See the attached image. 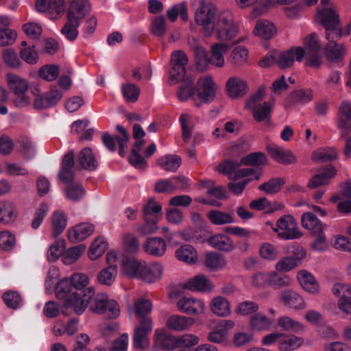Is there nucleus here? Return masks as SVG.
I'll use <instances>...</instances> for the list:
<instances>
[{"label": "nucleus", "instance_id": "a878e982", "mask_svg": "<svg viewBox=\"0 0 351 351\" xmlns=\"http://www.w3.org/2000/svg\"><path fill=\"white\" fill-rule=\"evenodd\" d=\"M337 174V171L335 167L332 165L327 166L323 169V171L315 175L309 180L308 186L311 189L317 188L321 185L326 184L328 180L334 178Z\"/></svg>", "mask_w": 351, "mask_h": 351}, {"label": "nucleus", "instance_id": "4d7b16f0", "mask_svg": "<svg viewBox=\"0 0 351 351\" xmlns=\"http://www.w3.org/2000/svg\"><path fill=\"white\" fill-rule=\"evenodd\" d=\"M241 163L245 165L260 166L267 163V156L262 152H254L243 157Z\"/></svg>", "mask_w": 351, "mask_h": 351}, {"label": "nucleus", "instance_id": "2eb2a0df", "mask_svg": "<svg viewBox=\"0 0 351 351\" xmlns=\"http://www.w3.org/2000/svg\"><path fill=\"white\" fill-rule=\"evenodd\" d=\"M337 40L332 38L328 40V42L324 51L326 59L335 63L342 61L346 53V47L342 44L337 43L335 42Z\"/></svg>", "mask_w": 351, "mask_h": 351}, {"label": "nucleus", "instance_id": "bf43d9fd", "mask_svg": "<svg viewBox=\"0 0 351 351\" xmlns=\"http://www.w3.org/2000/svg\"><path fill=\"white\" fill-rule=\"evenodd\" d=\"M2 58L5 64L13 69H16L21 65V60L16 52L12 48H6L2 51Z\"/></svg>", "mask_w": 351, "mask_h": 351}, {"label": "nucleus", "instance_id": "f704fd0d", "mask_svg": "<svg viewBox=\"0 0 351 351\" xmlns=\"http://www.w3.org/2000/svg\"><path fill=\"white\" fill-rule=\"evenodd\" d=\"M313 98V90L308 89H300L293 91L289 97L287 99V105L291 106L295 103H307L311 101Z\"/></svg>", "mask_w": 351, "mask_h": 351}, {"label": "nucleus", "instance_id": "603ef678", "mask_svg": "<svg viewBox=\"0 0 351 351\" xmlns=\"http://www.w3.org/2000/svg\"><path fill=\"white\" fill-rule=\"evenodd\" d=\"M108 244L103 239H95L90 247L88 257L93 261L96 260L106 252Z\"/></svg>", "mask_w": 351, "mask_h": 351}, {"label": "nucleus", "instance_id": "bb28decb", "mask_svg": "<svg viewBox=\"0 0 351 351\" xmlns=\"http://www.w3.org/2000/svg\"><path fill=\"white\" fill-rule=\"evenodd\" d=\"M208 242L213 248L226 252H231L234 248L232 239L223 234H217L210 237Z\"/></svg>", "mask_w": 351, "mask_h": 351}, {"label": "nucleus", "instance_id": "dca6fc26", "mask_svg": "<svg viewBox=\"0 0 351 351\" xmlns=\"http://www.w3.org/2000/svg\"><path fill=\"white\" fill-rule=\"evenodd\" d=\"M94 232V226L89 223H81L67 231V237L70 241L76 243L90 236Z\"/></svg>", "mask_w": 351, "mask_h": 351}, {"label": "nucleus", "instance_id": "9b49d317", "mask_svg": "<svg viewBox=\"0 0 351 351\" xmlns=\"http://www.w3.org/2000/svg\"><path fill=\"white\" fill-rule=\"evenodd\" d=\"M304 49L301 47H297L295 49H291L288 51L279 52L277 51V65L280 69H286L292 66L294 62V60L298 62H301L303 57L304 56Z\"/></svg>", "mask_w": 351, "mask_h": 351}, {"label": "nucleus", "instance_id": "37998d69", "mask_svg": "<svg viewBox=\"0 0 351 351\" xmlns=\"http://www.w3.org/2000/svg\"><path fill=\"white\" fill-rule=\"evenodd\" d=\"M204 265L207 268L217 270L224 267L226 261L221 254L217 252H208L205 254Z\"/></svg>", "mask_w": 351, "mask_h": 351}, {"label": "nucleus", "instance_id": "052dcab7", "mask_svg": "<svg viewBox=\"0 0 351 351\" xmlns=\"http://www.w3.org/2000/svg\"><path fill=\"white\" fill-rule=\"evenodd\" d=\"M16 245V237L10 232H0V249L5 252L12 251Z\"/></svg>", "mask_w": 351, "mask_h": 351}, {"label": "nucleus", "instance_id": "e433bc0d", "mask_svg": "<svg viewBox=\"0 0 351 351\" xmlns=\"http://www.w3.org/2000/svg\"><path fill=\"white\" fill-rule=\"evenodd\" d=\"M207 217L215 225H223L234 222L232 213H224L217 210H211L207 213Z\"/></svg>", "mask_w": 351, "mask_h": 351}, {"label": "nucleus", "instance_id": "4c0bfd02", "mask_svg": "<svg viewBox=\"0 0 351 351\" xmlns=\"http://www.w3.org/2000/svg\"><path fill=\"white\" fill-rule=\"evenodd\" d=\"M152 310V304L149 300L141 298L134 301V311L138 322H141L143 318H151L149 314Z\"/></svg>", "mask_w": 351, "mask_h": 351}, {"label": "nucleus", "instance_id": "423d86ee", "mask_svg": "<svg viewBox=\"0 0 351 351\" xmlns=\"http://www.w3.org/2000/svg\"><path fill=\"white\" fill-rule=\"evenodd\" d=\"M306 64L319 68L322 64V55L319 53L321 45L315 33L311 34L304 39Z\"/></svg>", "mask_w": 351, "mask_h": 351}, {"label": "nucleus", "instance_id": "20e7f679", "mask_svg": "<svg viewBox=\"0 0 351 351\" xmlns=\"http://www.w3.org/2000/svg\"><path fill=\"white\" fill-rule=\"evenodd\" d=\"M90 310L97 314L106 315L109 318H116L120 314V307L117 301L109 300L105 293H97L88 302Z\"/></svg>", "mask_w": 351, "mask_h": 351}, {"label": "nucleus", "instance_id": "864d4df0", "mask_svg": "<svg viewBox=\"0 0 351 351\" xmlns=\"http://www.w3.org/2000/svg\"><path fill=\"white\" fill-rule=\"evenodd\" d=\"M117 276L116 265H110L102 269L97 275V280L101 285L110 286Z\"/></svg>", "mask_w": 351, "mask_h": 351}, {"label": "nucleus", "instance_id": "a18cd8bd", "mask_svg": "<svg viewBox=\"0 0 351 351\" xmlns=\"http://www.w3.org/2000/svg\"><path fill=\"white\" fill-rule=\"evenodd\" d=\"M338 154L336 149L327 148L319 149L313 152L311 158L315 162H327L337 158Z\"/></svg>", "mask_w": 351, "mask_h": 351}, {"label": "nucleus", "instance_id": "79ce46f5", "mask_svg": "<svg viewBox=\"0 0 351 351\" xmlns=\"http://www.w3.org/2000/svg\"><path fill=\"white\" fill-rule=\"evenodd\" d=\"M176 256L178 260L187 263H194L197 259L196 250L190 245H184L178 249Z\"/></svg>", "mask_w": 351, "mask_h": 351}, {"label": "nucleus", "instance_id": "a211bd4d", "mask_svg": "<svg viewBox=\"0 0 351 351\" xmlns=\"http://www.w3.org/2000/svg\"><path fill=\"white\" fill-rule=\"evenodd\" d=\"M97 167V160L89 147L82 149L77 157L76 168L93 171Z\"/></svg>", "mask_w": 351, "mask_h": 351}, {"label": "nucleus", "instance_id": "c85d7f7f", "mask_svg": "<svg viewBox=\"0 0 351 351\" xmlns=\"http://www.w3.org/2000/svg\"><path fill=\"white\" fill-rule=\"evenodd\" d=\"M145 251L153 256H160L166 251V242L159 237H152L146 240L143 245Z\"/></svg>", "mask_w": 351, "mask_h": 351}, {"label": "nucleus", "instance_id": "2f4dec72", "mask_svg": "<svg viewBox=\"0 0 351 351\" xmlns=\"http://www.w3.org/2000/svg\"><path fill=\"white\" fill-rule=\"evenodd\" d=\"M17 216L16 206L11 201L0 202V221L3 224L13 222Z\"/></svg>", "mask_w": 351, "mask_h": 351}, {"label": "nucleus", "instance_id": "5fc2aeb1", "mask_svg": "<svg viewBox=\"0 0 351 351\" xmlns=\"http://www.w3.org/2000/svg\"><path fill=\"white\" fill-rule=\"evenodd\" d=\"M248 58V50L242 46L235 47L230 55V62L235 66H241Z\"/></svg>", "mask_w": 351, "mask_h": 351}, {"label": "nucleus", "instance_id": "39448f33", "mask_svg": "<svg viewBox=\"0 0 351 351\" xmlns=\"http://www.w3.org/2000/svg\"><path fill=\"white\" fill-rule=\"evenodd\" d=\"M321 24L326 29V38L339 39L342 36L341 29L338 28L339 16L333 8H324L318 12Z\"/></svg>", "mask_w": 351, "mask_h": 351}, {"label": "nucleus", "instance_id": "ea45409f", "mask_svg": "<svg viewBox=\"0 0 351 351\" xmlns=\"http://www.w3.org/2000/svg\"><path fill=\"white\" fill-rule=\"evenodd\" d=\"M162 210V206L154 199H150L143 207L144 220L158 219V216Z\"/></svg>", "mask_w": 351, "mask_h": 351}, {"label": "nucleus", "instance_id": "c756f323", "mask_svg": "<svg viewBox=\"0 0 351 351\" xmlns=\"http://www.w3.org/2000/svg\"><path fill=\"white\" fill-rule=\"evenodd\" d=\"M298 279L306 291L313 294L319 292V285L311 274L305 270L300 271L298 274Z\"/></svg>", "mask_w": 351, "mask_h": 351}, {"label": "nucleus", "instance_id": "4be33fe9", "mask_svg": "<svg viewBox=\"0 0 351 351\" xmlns=\"http://www.w3.org/2000/svg\"><path fill=\"white\" fill-rule=\"evenodd\" d=\"M230 49V46L226 43H215L210 47L209 64L221 68L225 64L224 55Z\"/></svg>", "mask_w": 351, "mask_h": 351}, {"label": "nucleus", "instance_id": "aec40b11", "mask_svg": "<svg viewBox=\"0 0 351 351\" xmlns=\"http://www.w3.org/2000/svg\"><path fill=\"white\" fill-rule=\"evenodd\" d=\"M228 95L232 98L243 97L247 93V82L238 77H230L226 84Z\"/></svg>", "mask_w": 351, "mask_h": 351}, {"label": "nucleus", "instance_id": "69168bd1", "mask_svg": "<svg viewBox=\"0 0 351 351\" xmlns=\"http://www.w3.org/2000/svg\"><path fill=\"white\" fill-rule=\"evenodd\" d=\"M180 122L182 128V136L185 143L189 142L191 137L193 125L191 117L189 114H182L180 117Z\"/></svg>", "mask_w": 351, "mask_h": 351}, {"label": "nucleus", "instance_id": "cd10ccee", "mask_svg": "<svg viewBox=\"0 0 351 351\" xmlns=\"http://www.w3.org/2000/svg\"><path fill=\"white\" fill-rule=\"evenodd\" d=\"M193 323L194 319L193 318L180 315H173L167 319L166 326L172 330L182 331L187 329Z\"/></svg>", "mask_w": 351, "mask_h": 351}, {"label": "nucleus", "instance_id": "1a4fd4ad", "mask_svg": "<svg viewBox=\"0 0 351 351\" xmlns=\"http://www.w3.org/2000/svg\"><path fill=\"white\" fill-rule=\"evenodd\" d=\"M279 301L285 306L294 310L303 309L306 305L302 296L291 289L280 291L279 293Z\"/></svg>", "mask_w": 351, "mask_h": 351}, {"label": "nucleus", "instance_id": "b1692460", "mask_svg": "<svg viewBox=\"0 0 351 351\" xmlns=\"http://www.w3.org/2000/svg\"><path fill=\"white\" fill-rule=\"evenodd\" d=\"M73 286L72 285V282L69 279H63L60 280L56 288V295L58 299H65L64 301V306L66 308H73L75 311L74 305H69L67 304V301L69 299H71V301H74L73 296L72 295V292H73Z\"/></svg>", "mask_w": 351, "mask_h": 351}, {"label": "nucleus", "instance_id": "f8f14e48", "mask_svg": "<svg viewBox=\"0 0 351 351\" xmlns=\"http://www.w3.org/2000/svg\"><path fill=\"white\" fill-rule=\"evenodd\" d=\"M338 128L341 130L343 138L351 132V103L348 101H343L339 108Z\"/></svg>", "mask_w": 351, "mask_h": 351}, {"label": "nucleus", "instance_id": "58836bf2", "mask_svg": "<svg viewBox=\"0 0 351 351\" xmlns=\"http://www.w3.org/2000/svg\"><path fill=\"white\" fill-rule=\"evenodd\" d=\"M186 289L193 291H206L213 289L211 282L204 276H197L191 279L185 285Z\"/></svg>", "mask_w": 351, "mask_h": 351}, {"label": "nucleus", "instance_id": "13d9d810", "mask_svg": "<svg viewBox=\"0 0 351 351\" xmlns=\"http://www.w3.org/2000/svg\"><path fill=\"white\" fill-rule=\"evenodd\" d=\"M272 323L273 321L261 313H256L252 315L250 319L251 326L256 330L267 329Z\"/></svg>", "mask_w": 351, "mask_h": 351}, {"label": "nucleus", "instance_id": "9d476101", "mask_svg": "<svg viewBox=\"0 0 351 351\" xmlns=\"http://www.w3.org/2000/svg\"><path fill=\"white\" fill-rule=\"evenodd\" d=\"M177 307L182 313L195 315L204 312L205 304L202 300L192 298L183 297L177 302Z\"/></svg>", "mask_w": 351, "mask_h": 351}, {"label": "nucleus", "instance_id": "6ab92c4d", "mask_svg": "<svg viewBox=\"0 0 351 351\" xmlns=\"http://www.w3.org/2000/svg\"><path fill=\"white\" fill-rule=\"evenodd\" d=\"M295 251L298 252L297 257H283L278 261L276 265V269L280 272H287L301 263V260L306 256V252L302 248H296Z\"/></svg>", "mask_w": 351, "mask_h": 351}, {"label": "nucleus", "instance_id": "e2e57ef3", "mask_svg": "<svg viewBox=\"0 0 351 351\" xmlns=\"http://www.w3.org/2000/svg\"><path fill=\"white\" fill-rule=\"evenodd\" d=\"M330 202L333 204H336L337 210L343 215H348L351 213V200L348 199H343L339 195H332L330 199Z\"/></svg>", "mask_w": 351, "mask_h": 351}, {"label": "nucleus", "instance_id": "49530a36", "mask_svg": "<svg viewBox=\"0 0 351 351\" xmlns=\"http://www.w3.org/2000/svg\"><path fill=\"white\" fill-rule=\"evenodd\" d=\"M167 31L166 19L164 16H157L152 19L150 25V32L155 36L162 38Z\"/></svg>", "mask_w": 351, "mask_h": 351}, {"label": "nucleus", "instance_id": "680f3d73", "mask_svg": "<svg viewBox=\"0 0 351 351\" xmlns=\"http://www.w3.org/2000/svg\"><path fill=\"white\" fill-rule=\"evenodd\" d=\"M66 197L73 202L80 201L85 194V190L80 184H71L64 189Z\"/></svg>", "mask_w": 351, "mask_h": 351}, {"label": "nucleus", "instance_id": "8fccbe9b", "mask_svg": "<svg viewBox=\"0 0 351 351\" xmlns=\"http://www.w3.org/2000/svg\"><path fill=\"white\" fill-rule=\"evenodd\" d=\"M278 324L280 327L288 332H298L304 329V326L302 323L288 316H282L279 318Z\"/></svg>", "mask_w": 351, "mask_h": 351}, {"label": "nucleus", "instance_id": "473e14b6", "mask_svg": "<svg viewBox=\"0 0 351 351\" xmlns=\"http://www.w3.org/2000/svg\"><path fill=\"white\" fill-rule=\"evenodd\" d=\"M212 312L220 317H226L230 314V306L227 299L218 296L212 300L210 304Z\"/></svg>", "mask_w": 351, "mask_h": 351}, {"label": "nucleus", "instance_id": "c9c22d12", "mask_svg": "<svg viewBox=\"0 0 351 351\" xmlns=\"http://www.w3.org/2000/svg\"><path fill=\"white\" fill-rule=\"evenodd\" d=\"M301 221L303 228L310 230L312 233L320 232L323 230L322 223L312 213H304L302 216Z\"/></svg>", "mask_w": 351, "mask_h": 351}, {"label": "nucleus", "instance_id": "c03bdc74", "mask_svg": "<svg viewBox=\"0 0 351 351\" xmlns=\"http://www.w3.org/2000/svg\"><path fill=\"white\" fill-rule=\"evenodd\" d=\"M272 105L269 102L264 101L263 105L257 106L250 108L253 117L256 122H261L268 120L271 117Z\"/></svg>", "mask_w": 351, "mask_h": 351}, {"label": "nucleus", "instance_id": "de8ad7c7", "mask_svg": "<svg viewBox=\"0 0 351 351\" xmlns=\"http://www.w3.org/2000/svg\"><path fill=\"white\" fill-rule=\"evenodd\" d=\"M53 227V236L56 237L60 235L66 226V217L63 212H54L51 217Z\"/></svg>", "mask_w": 351, "mask_h": 351}, {"label": "nucleus", "instance_id": "5701e85b", "mask_svg": "<svg viewBox=\"0 0 351 351\" xmlns=\"http://www.w3.org/2000/svg\"><path fill=\"white\" fill-rule=\"evenodd\" d=\"M162 271L163 267L160 263H154L149 265L144 263L139 279L147 283H152L160 278Z\"/></svg>", "mask_w": 351, "mask_h": 351}, {"label": "nucleus", "instance_id": "09e8293b", "mask_svg": "<svg viewBox=\"0 0 351 351\" xmlns=\"http://www.w3.org/2000/svg\"><path fill=\"white\" fill-rule=\"evenodd\" d=\"M144 263L135 259L128 260L123 265L124 272L130 278H140Z\"/></svg>", "mask_w": 351, "mask_h": 351}, {"label": "nucleus", "instance_id": "412c9836", "mask_svg": "<svg viewBox=\"0 0 351 351\" xmlns=\"http://www.w3.org/2000/svg\"><path fill=\"white\" fill-rule=\"evenodd\" d=\"M154 340L156 343L165 350H171L178 347V337L163 329L156 330Z\"/></svg>", "mask_w": 351, "mask_h": 351}, {"label": "nucleus", "instance_id": "0eeeda50", "mask_svg": "<svg viewBox=\"0 0 351 351\" xmlns=\"http://www.w3.org/2000/svg\"><path fill=\"white\" fill-rule=\"evenodd\" d=\"M153 329L152 318H143L134 330L133 346L136 349L144 350L149 346V335Z\"/></svg>", "mask_w": 351, "mask_h": 351}, {"label": "nucleus", "instance_id": "7ed1b4c3", "mask_svg": "<svg viewBox=\"0 0 351 351\" xmlns=\"http://www.w3.org/2000/svg\"><path fill=\"white\" fill-rule=\"evenodd\" d=\"M71 280L73 286L74 301L68 300L69 305L75 306V312L82 314L88 304V302L94 296V288L93 287H86L88 284V277L84 274H75L71 276Z\"/></svg>", "mask_w": 351, "mask_h": 351}, {"label": "nucleus", "instance_id": "3c124183", "mask_svg": "<svg viewBox=\"0 0 351 351\" xmlns=\"http://www.w3.org/2000/svg\"><path fill=\"white\" fill-rule=\"evenodd\" d=\"M285 184V180L284 178H274L260 185L258 189L267 194H274L279 192Z\"/></svg>", "mask_w": 351, "mask_h": 351}, {"label": "nucleus", "instance_id": "774afa93", "mask_svg": "<svg viewBox=\"0 0 351 351\" xmlns=\"http://www.w3.org/2000/svg\"><path fill=\"white\" fill-rule=\"evenodd\" d=\"M265 94L266 87L263 85L260 86L257 90L246 101V107L248 109H250L257 106L263 105L262 101L263 100Z\"/></svg>", "mask_w": 351, "mask_h": 351}, {"label": "nucleus", "instance_id": "ddd939ff", "mask_svg": "<svg viewBox=\"0 0 351 351\" xmlns=\"http://www.w3.org/2000/svg\"><path fill=\"white\" fill-rule=\"evenodd\" d=\"M62 98V94L57 88H51L49 91L37 95L33 106L36 110L48 108L55 106Z\"/></svg>", "mask_w": 351, "mask_h": 351}, {"label": "nucleus", "instance_id": "4468645a", "mask_svg": "<svg viewBox=\"0 0 351 351\" xmlns=\"http://www.w3.org/2000/svg\"><path fill=\"white\" fill-rule=\"evenodd\" d=\"M91 10V5L88 0H73L69 5L67 13V19L69 21H80L84 19Z\"/></svg>", "mask_w": 351, "mask_h": 351}, {"label": "nucleus", "instance_id": "f257e3e1", "mask_svg": "<svg viewBox=\"0 0 351 351\" xmlns=\"http://www.w3.org/2000/svg\"><path fill=\"white\" fill-rule=\"evenodd\" d=\"M195 21L202 27L206 36L209 37L215 33L221 41H230L239 34V27L230 11L224 10L217 14L214 8L203 2L195 13Z\"/></svg>", "mask_w": 351, "mask_h": 351}, {"label": "nucleus", "instance_id": "f3484780", "mask_svg": "<svg viewBox=\"0 0 351 351\" xmlns=\"http://www.w3.org/2000/svg\"><path fill=\"white\" fill-rule=\"evenodd\" d=\"M268 153L270 157L278 163L283 165H290L296 162V157L289 149H285L276 145H271L267 147Z\"/></svg>", "mask_w": 351, "mask_h": 351}, {"label": "nucleus", "instance_id": "393cba45", "mask_svg": "<svg viewBox=\"0 0 351 351\" xmlns=\"http://www.w3.org/2000/svg\"><path fill=\"white\" fill-rule=\"evenodd\" d=\"M5 79L9 88L14 95L27 93L29 83L25 79L14 73H8Z\"/></svg>", "mask_w": 351, "mask_h": 351}, {"label": "nucleus", "instance_id": "6e6d98bb", "mask_svg": "<svg viewBox=\"0 0 351 351\" xmlns=\"http://www.w3.org/2000/svg\"><path fill=\"white\" fill-rule=\"evenodd\" d=\"M85 246L82 244L70 247L63 254L62 261L66 265H71L75 262L85 250Z\"/></svg>", "mask_w": 351, "mask_h": 351}, {"label": "nucleus", "instance_id": "6e6552de", "mask_svg": "<svg viewBox=\"0 0 351 351\" xmlns=\"http://www.w3.org/2000/svg\"><path fill=\"white\" fill-rule=\"evenodd\" d=\"M296 229L297 223L293 217L291 215H285L277 220L273 230L278 233L279 238L287 240L300 237Z\"/></svg>", "mask_w": 351, "mask_h": 351}, {"label": "nucleus", "instance_id": "7c9ffc66", "mask_svg": "<svg viewBox=\"0 0 351 351\" xmlns=\"http://www.w3.org/2000/svg\"><path fill=\"white\" fill-rule=\"evenodd\" d=\"M303 343L304 339L302 337L282 333L278 350L280 351H292L300 348Z\"/></svg>", "mask_w": 351, "mask_h": 351}, {"label": "nucleus", "instance_id": "72a5a7b5", "mask_svg": "<svg viewBox=\"0 0 351 351\" xmlns=\"http://www.w3.org/2000/svg\"><path fill=\"white\" fill-rule=\"evenodd\" d=\"M255 34L264 39H270L276 29L272 23L267 20H258L254 30Z\"/></svg>", "mask_w": 351, "mask_h": 351}, {"label": "nucleus", "instance_id": "338daca9", "mask_svg": "<svg viewBox=\"0 0 351 351\" xmlns=\"http://www.w3.org/2000/svg\"><path fill=\"white\" fill-rule=\"evenodd\" d=\"M49 7L48 16L51 19H56L63 14L65 5L64 0H50L47 4Z\"/></svg>", "mask_w": 351, "mask_h": 351}, {"label": "nucleus", "instance_id": "a19ab883", "mask_svg": "<svg viewBox=\"0 0 351 351\" xmlns=\"http://www.w3.org/2000/svg\"><path fill=\"white\" fill-rule=\"evenodd\" d=\"M181 158L176 155H166L157 161V164L165 171L175 172L180 166Z\"/></svg>", "mask_w": 351, "mask_h": 351}, {"label": "nucleus", "instance_id": "f03ea898", "mask_svg": "<svg viewBox=\"0 0 351 351\" xmlns=\"http://www.w3.org/2000/svg\"><path fill=\"white\" fill-rule=\"evenodd\" d=\"M194 82L191 80H186L183 84L180 86L177 92L178 99L182 101H186L189 97L194 96L195 92L198 100L204 102H210L213 100L216 94V85L210 75L200 77L197 83L198 90H196L193 87Z\"/></svg>", "mask_w": 351, "mask_h": 351}, {"label": "nucleus", "instance_id": "0e129e2a", "mask_svg": "<svg viewBox=\"0 0 351 351\" xmlns=\"http://www.w3.org/2000/svg\"><path fill=\"white\" fill-rule=\"evenodd\" d=\"M121 91L125 100L128 102H136L140 95V88L134 84H123Z\"/></svg>", "mask_w": 351, "mask_h": 351}]
</instances>
